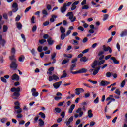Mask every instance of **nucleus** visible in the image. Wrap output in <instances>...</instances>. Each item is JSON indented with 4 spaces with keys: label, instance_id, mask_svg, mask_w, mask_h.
I'll return each instance as SVG.
<instances>
[{
    "label": "nucleus",
    "instance_id": "nucleus-64",
    "mask_svg": "<svg viewBox=\"0 0 127 127\" xmlns=\"http://www.w3.org/2000/svg\"><path fill=\"white\" fill-rule=\"evenodd\" d=\"M88 8H89L88 5H84L82 7V9H88Z\"/></svg>",
    "mask_w": 127,
    "mask_h": 127
},
{
    "label": "nucleus",
    "instance_id": "nucleus-16",
    "mask_svg": "<svg viewBox=\"0 0 127 127\" xmlns=\"http://www.w3.org/2000/svg\"><path fill=\"white\" fill-rule=\"evenodd\" d=\"M101 67H97V69H94L92 75L95 76L98 73H99V70H100Z\"/></svg>",
    "mask_w": 127,
    "mask_h": 127
},
{
    "label": "nucleus",
    "instance_id": "nucleus-28",
    "mask_svg": "<svg viewBox=\"0 0 127 127\" xmlns=\"http://www.w3.org/2000/svg\"><path fill=\"white\" fill-rule=\"evenodd\" d=\"M17 27L18 29V30H21L22 28V25L21 24L20 22L17 23Z\"/></svg>",
    "mask_w": 127,
    "mask_h": 127
},
{
    "label": "nucleus",
    "instance_id": "nucleus-62",
    "mask_svg": "<svg viewBox=\"0 0 127 127\" xmlns=\"http://www.w3.org/2000/svg\"><path fill=\"white\" fill-rule=\"evenodd\" d=\"M75 91H76V95H80V91L79 90V89L76 88L75 89Z\"/></svg>",
    "mask_w": 127,
    "mask_h": 127
},
{
    "label": "nucleus",
    "instance_id": "nucleus-33",
    "mask_svg": "<svg viewBox=\"0 0 127 127\" xmlns=\"http://www.w3.org/2000/svg\"><path fill=\"white\" fill-rule=\"evenodd\" d=\"M20 95V92H14L13 93V96L18 97Z\"/></svg>",
    "mask_w": 127,
    "mask_h": 127
},
{
    "label": "nucleus",
    "instance_id": "nucleus-59",
    "mask_svg": "<svg viewBox=\"0 0 127 127\" xmlns=\"http://www.w3.org/2000/svg\"><path fill=\"white\" fill-rule=\"evenodd\" d=\"M3 17L4 19L7 20L8 19V16L7 13H5L3 14Z\"/></svg>",
    "mask_w": 127,
    "mask_h": 127
},
{
    "label": "nucleus",
    "instance_id": "nucleus-55",
    "mask_svg": "<svg viewBox=\"0 0 127 127\" xmlns=\"http://www.w3.org/2000/svg\"><path fill=\"white\" fill-rule=\"evenodd\" d=\"M64 103H65V101H63L62 102H59L58 104V106H62Z\"/></svg>",
    "mask_w": 127,
    "mask_h": 127
},
{
    "label": "nucleus",
    "instance_id": "nucleus-37",
    "mask_svg": "<svg viewBox=\"0 0 127 127\" xmlns=\"http://www.w3.org/2000/svg\"><path fill=\"white\" fill-rule=\"evenodd\" d=\"M7 121V118H3L1 119L0 120L1 123H5Z\"/></svg>",
    "mask_w": 127,
    "mask_h": 127
},
{
    "label": "nucleus",
    "instance_id": "nucleus-48",
    "mask_svg": "<svg viewBox=\"0 0 127 127\" xmlns=\"http://www.w3.org/2000/svg\"><path fill=\"white\" fill-rule=\"evenodd\" d=\"M36 29H37V26L36 25L33 26V28H32V32H35Z\"/></svg>",
    "mask_w": 127,
    "mask_h": 127
},
{
    "label": "nucleus",
    "instance_id": "nucleus-5",
    "mask_svg": "<svg viewBox=\"0 0 127 127\" xmlns=\"http://www.w3.org/2000/svg\"><path fill=\"white\" fill-rule=\"evenodd\" d=\"M67 10V7H66V3H64L63 7H62L61 8V12H62V13H64Z\"/></svg>",
    "mask_w": 127,
    "mask_h": 127
},
{
    "label": "nucleus",
    "instance_id": "nucleus-39",
    "mask_svg": "<svg viewBox=\"0 0 127 127\" xmlns=\"http://www.w3.org/2000/svg\"><path fill=\"white\" fill-rule=\"evenodd\" d=\"M31 53L33 56H36L35 50L34 49H32L31 50Z\"/></svg>",
    "mask_w": 127,
    "mask_h": 127
},
{
    "label": "nucleus",
    "instance_id": "nucleus-53",
    "mask_svg": "<svg viewBox=\"0 0 127 127\" xmlns=\"http://www.w3.org/2000/svg\"><path fill=\"white\" fill-rule=\"evenodd\" d=\"M62 24H63L64 26H67V25H68V22H67V21H66V20H64V21L62 22Z\"/></svg>",
    "mask_w": 127,
    "mask_h": 127
},
{
    "label": "nucleus",
    "instance_id": "nucleus-26",
    "mask_svg": "<svg viewBox=\"0 0 127 127\" xmlns=\"http://www.w3.org/2000/svg\"><path fill=\"white\" fill-rule=\"evenodd\" d=\"M88 117L89 118H92L93 116V114L92 113V110H89L88 112Z\"/></svg>",
    "mask_w": 127,
    "mask_h": 127
},
{
    "label": "nucleus",
    "instance_id": "nucleus-54",
    "mask_svg": "<svg viewBox=\"0 0 127 127\" xmlns=\"http://www.w3.org/2000/svg\"><path fill=\"white\" fill-rule=\"evenodd\" d=\"M77 62V59L75 58L72 60H71V63L73 64H76V62Z\"/></svg>",
    "mask_w": 127,
    "mask_h": 127
},
{
    "label": "nucleus",
    "instance_id": "nucleus-11",
    "mask_svg": "<svg viewBox=\"0 0 127 127\" xmlns=\"http://www.w3.org/2000/svg\"><path fill=\"white\" fill-rule=\"evenodd\" d=\"M79 2L78 1L74 2L73 4L72 5H71V10L73 11L76 8V6L79 4Z\"/></svg>",
    "mask_w": 127,
    "mask_h": 127
},
{
    "label": "nucleus",
    "instance_id": "nucleus-51",
    "mask_svg": "<svg viewBox=\"0 0 127 127\" xmlns=\"http://www.w3.org/2000/svg\"><path fill=\"white\" fill-rule=\"evenodd\" d=\"M38 95H39V93L38 92H35L32 93V95H33L34 97H37Z\"/></svg>",
    "mask_w": 127,
    "mask_h": 127
},
{
    "label": "nucleus",
    "instance_id": "nucleus-19",
    "mask_svg": "<svg viewBox=\"0 0 127 127\" xmlns=\"http://www.w3.org/2000/svg\"><path fill=\"white\" fill-rule=\"evenodd\" d=\"M75 104H72L70 106V108L68 110V113L70 114L72 113L73 112V110L75 109Z\"/></svg>",
    "mask_w": 127,
    "mask_h": 127
},
{
    "label": "nucleus",
    "instance_id": "nucleus-63",
    "mask_svg": "<svg viewBox=\"0 0 127 127\" xmlns=\"http://www.w3.org/2000/svg\"><path fill=\"white\" fill-rule=\"evenodd\" d=\"M89 51H90L89 49H85L83 51L82 53V54L87 53L89 52Z\"/></svg>",
    "mask_w": 127,
    "mask_h": 127
},
{
    "label": "nucleus",
    "instance_id": "nucleus-60",
    "mask_svg": "<svg viewBox=\"0 0 127 127\" xmlns=\"http://www.w3.org/2000/svg\"><path fill=\"white\" fill-rule=\"evenodd\" d=\"M21 112H22V110L21 109H18L17 111H15L14 113H17V114H20Z\"/></svg>",
    "mask_w": 127,
    "mask_h": 127
},
{
    "label": "nucleus",
    "instance_id": "nucleus-6",
    "mask_svg": "<svg viewBox=\"0 0 127 127\" xmlns=\"http://www.w3.org/2000/svg\"><path fill=\"white\" fill-rule=\"evenodd\" d=\"M109 84H111V82L102 80L100 83V86L105 87L106 86L108 85Z\"/></svg>",
    "mask_w": 127,
    "mask_h": 127
},
{
    "label": "nucleus",
    "instance_id": "nucleus-2",
    "mask_svg": "<svg viewBox=\"0 0 127 127\" xmlns=\"http://www.w3.org/2000/svg\"><path fill=\"white\" fill-rule=\"evenodd\" d=\"M18 6L17 3H13L12 5V7L13 8L12 11H9L8 12V15L9 16H11L13 15V12H16L18 10Z\"/></svg>",
    "mask_w": 127,
    "mask_h": 127
},
{
    "label": "nucleus",
    "instance_id": "nucleus-40",
    "mask_svg": "<svg viewBox=\"0 0 127 127\" xmlns=\"http://www.w3.org/2000/svg\"><path fill=\"white\" fill-rule=\"evenodd\" d=\"M99 102V97H97V98H96L94 100V103L95 104H98Z\"/></svg>",
    "mask_w": 127,
    "mask_h": 127
},
{
    "label": "nucleus",
    "instance_id": "nucleus-27",
    "mask_svg": "<svg viewBox=\"0 0 127 127\" xmlns=\"http://www.w3.org/2000/svg\"><path fill=\"white\" fill-rule=\"evenodd\" d=\"M42 14H43V15H45L43 16V17L45 18V17H47V15H48V12L46 10H43L42 11Z\"/></svg>",
    "mask_w": 127,
    "mask_h": 127
},
{
    "label": "nucleus",
    "instance_id": "nucleus-38",
    "mask_svg": "<svg viewBox=\"0 0 127 127\" xmlns=\"http://www.w3.org/2000/svg\"><path fill=\"white\" fill-rule=\"evenodd\" d=\"M7 30H8L7 26L4 25L3 27V32H7Z\"/></svg>",
    "mask_w": 127,
    "mask_h": 127
},
{
    "label": "nucleus",
    "instance_id": "nucleus-35",
    "mask_svg": "<svg viewBox=\"0 0 127 127\" xmlns=\"http://www.w3.org/2000/svg\"><path fill=\"white\" fill-rule=\"evenodd\" d=\"M55 113H60L61 112V108L57 107L55 108Z\"/></svg>",
    "mask_w": 127,
    "mask_h": 127
},
{
    "label": "nucleus",
    "instance_id": "nucleus-36",
    "mask_svg": "<svg viewBox=\"0 0 127 127\" xmlns=\"http://www.w3.org/2000/svg\"><path fill=\"white\" fill-rule=\"evenodd\" d=\"M46 41L47 40H46L45 39H42L39 40V42L40 44L42 45L45 43Z\"/></svg>",
    "mask_w": 127,
    "mask_h": 127
},
{
    "label": "nucleus",
    "instance_id": "nucleus-46",
    "mask_svg": "<svg viewBox=\"0 0 127 127\" xmlns=\"http://www.w3.org/2000/svg\"><path fill=\"white\" fill-rule=\"evenodd\" d=\"M65 111H62V113H61V116L62 117V118H64L65 117Z\"/></svg>",
    "mask_w": 127,
    "mask_h": 127
},
{
    "label": "nucleus",
    "instance_id": "nucleus-21",
    "mask_svg": "<svg viewBox=\"0 0 127 127\" xmlns=\"http://www.w3.org/2000/svg\"><path fill=\"white\" fill-rule=\"evenodd\" d=\"M62 73H63V74L62 75L60 78L63 79L66 78L67 77V73L66 72V71L64 70Z\"/></svg>",
    "mask_w": 127,
    "mask_h": 127
},
{
    "label": "nucleus",
    "instance_id": "nucleus-34",
    "mask_svg": "<svg viewBox=\"0 0 127 127\" xmlns=\"http://www.w3.org/2000/svg\"><path fill=\"white\" fill-rule=\"evenodd\" d=\"M39 115H40L41 118L43 119H45L46 117L45 114L44 113H43L42 112H40L39 113Z\"/></svg>",
    "mask_w": 127,
    "mask_h": 127
},
{
    "label": "nucleus",
    "instance_id": "nucleus-41",
    "mask_svg": "<svg viewBox=\"0 0 127 127\" xmlns=\"http://www.w3.org/2000/svg\"><path fill=\"white\" fill-rule=\"evenodd\" d=\"M113 73L112 72H107L106 73V77H108V78H110L112 76V75Z\"/></svg>",
    "mask_w": 127,
    "mask_h": 127
},
{
    "label": "nucleus",
    "instance_id": "nucleus-14",
    "mask_svg": "<svg viewBox=\"0 0 127 127\" xmlns=\"http://www.w3.org/2000/svg\"><path fill=\"white\" fill-rule=\"evenodd\" d=\"M110 59L113 61L114 64H119V61L117 60L115 57H111Z\"/></svg>",
    "mask_w": 127,
    "mask_h": 127
},
{
    "label": "nucleus",
    "instance_id": "nucleus-22",
    "mask_svg": "<svg viewBox=\"0 0 127 127\" xmlns=\"http://www.w3.org/2000/svg\"><path fill=\"white\" fill-rule=\"evenodd\" d=\"M15 56L14 55H12L11 56H9V60L10 61H12L11 62H17V60L16 59H15Z\"/></svg>",
    "mask_w": 127,
    "mask_h": 127
},
{
    "label": "nucleus",
    "instance_id": "nucleus-31",
    "mask_svg": "<svg viewBox=\"0 0 127 127\" xmlns=\"http://www.w3.org/2000/svg\"><path fill=\"white\" fill-rule=\"evenodd\" d=\"M53 79L55 80L56 81H57V80L59 79V77H58L56 75L53 74L52 77Z\"/></svg>",
    "mask_w": 127,
    "mask_h": 127
},
{
    "label": "nucleus",
    "instance_id": "nucleus-18",
    "mask_svg": "<svg viewBox=\"0 0 127 127\" xmlns=\"http://www.w3.org/2000/svg\"><path fill=\"white\" fill-rule=\"evenodd\" d=\"M47 42H48L49 45H52L53 44L54 41V40H52L51 37H49L47 40Z\"/></svg>",
    "mask_w": 127,
    "mask_h": 127
},
{
    "label": "nucleus",
    "instance_id": "nucleus-7",
    "mask_svg": "<svg viewBox=\"0 0 127 127\" xmlns=\"http://www.w3.org/2000/svg\"><path fill=\"white\" fill-rule=\"evenodd\" d=\"M103 50L105 52L109 51L110 53H112V50L110 47L108 46L107 47H106L105 45H103Z\"/></svg>",
    "mask_w": 127,
    "mask_h": 127
},
{
    "label": "nucleus",
    "instance_id": "nucleus-45",
    "mask_svg": "<svg viewBox=\"0 0 127 127\" xmlns=\"http://www.w3.org/2000/svg\"><path fill=\"white\" fill-rule=\"evenodd\" d=\"M115 93L117 95H118L119 96H120L121 95V91H120L119 89H117L115 91Z\"/></svg>",
    "mask_w": 127,
    "mask_h": 127
},
{
    "label": "nucleus",
    "instance_id": "nucleus-58",
    "mask_svg": "<svg viewBox=\"0 0 127 127\" xmlns=\"http://www.w3.org/2000/svg\"><path fill=\"white\" fill-rule=\"evenodd\" d=\"M0 79L2 82H3L4 83H7V80H6L4 77H0Z\"/></svg>",
    "mask_w": 127,
    "mask_h": 127
},
{
    "label": "nucleus",
    "instance_id": "nucleus-25",
    "mask_svg": "<svg viewBox=\"0 0 127 127\" xmlns=\"http://www.w3.org/2000/svg\"><path fill=\"white\" fill-rule=\"evenodd\" d=\"M39 125L40 127L44 125V122L42 120V119H39Z\"/></svg>",
    "mask_w": 127,
    "mask_h": 127
},
{
    "label": "nucleus",
    "instance_id": "nucleus-44",
    "mask_svg": "<svg viewBox=\"0 0 127 127\" xmlns=\"http://www.w3.org/2000/svg\"><path fill=\"white\" fill-rule=\"evenodd\" d=\"M68 62H69L68 60H64V61H62V65H64V64H65L68 63Z\"/></svg>",
    "mask_w": 127,
    "mask_h": 127
},
{
    "label": "nucleus",
    "instance_id": "nucleus-50",
    "mask_svg": "<svg viewBox=\"0 0 127 127\" xmlns=\"http://www.w3.org/2000/svg\"><path fill=\"white\" fill-rule=\"evenodd\" d=\"M61 46H62V44H59V45H57V46H56V49L59 50L61 49Z\"/></svg>",
    "mask_w": 127,
    "mask_h": 127
},
{
    "label": "nucleus",
    "instance_id": "nucleus-43",
    "mask_svg": "<svg viewBox=\"0 0 127 127\" xmlns=\"http://www.w3.org/2000/svg\"><path fill=\"white\" fill-rule=\"evenodd\" d=\"M11 53L12 55H14V54H15V49L14 47L12 48L11 50Z\"/></svg>",
    "mask_w": 127,
    "mask_h": 127
},
{
    "label": "nucleus",
    "instance_id": "nucleus-52",
    "mask_svg": "<svg viewBox=\"0 0 127 127\" xmlns=\"http://www.w3.org/2000/svg\"><path fill=\"white\" fill-rule=\"evenodd\" d=\"M21 17L19 15H18L17 17L15 18V21L18 22L20 20Z\"/></svg>",
    "mask_w": 127,
    "mask_h": 127
},
{
    "label": "nucleus",
    "instance_id": "nucleus-20",
    "mask_svg": "<svg viewBox=\"0 0 127 127\" xmlns=\"http://www.w3.org/2000/svg\"><path fill=\"white\" fill-rule=\"evenodd\" d=\"M61 33L62 34H65L66 32V29L65 28H64L63 26H61L59 28Z\"/></svg>",
    "mask_w": 127,
    "mask_h": 127
},
{
    "label": "nucleus",
    "instance_id": "nucleus-56",
    "mask_svg": "<svg viewBox=\"0 0 127 127\" xmlns=\"http://www.w3.org/2000/svg\"><path fill=\"white\" fill-rule=\"evenodd\" d=\"M83 85H84L86 87H87L89 88H92L93 87L91 86L90 85H88V84L86 83H83Z\"/></svg>",
    "mask_w": 127,
    "mask_h": 127
},
{
    "label": "nucleus",
    "instance_id": "nucleus-32",
    "mask_svg": "<svg viewBox=\"0 0 127 127\" xmlns=\"http://www.w3.org/2000/svg\"><path fill=\"white\" fill-rule=\"evenodd\" d=\"M127 81V79L124 80L121 83V85H120V87L122 88H124L125 85V82Z\"/></svg>",
    "mask_w": 127,
    "mask_h": 127
},
{
    "label": "nucleus",
    "instance_id": "nucleus-57",
    "mask_svg": "<svg viewBox=\"0 0 127 127\" xmlns=\"http://www.w3.org/2000/svg\"><path fill=\"white\" fill-rule=\"evenodd\" d=\"M73 45H79V42L75 40H74Z\"/></svg>",
    "mask_w": 127,
    "mask_h": 127
},
{
    "label": "nucleus",
    "instance_id": "nucleus-4",
    "mask_svg": "<svg viewBox=\"0 0 127 127\" xmlns=\"http://www.w3.org/2000/svg\"><path fill=\"white\" fill-rule=\"evenodd\" d=\"M61 84H62V81H59L58 82H55L53 84V86L54 87L55 89H58L59 88L60 86H61Z\"/></svg>",
    "mask_w": 127,
    "mask_h": 127
},
{
    "label": "nucleus",
    "instance_id": "nucleus-8",
    "mask_svg": "<svg viewBox=\"0 0 127 127\" xmlns=\"http://www.w3.org/2000/svg\"><path fill=\"white\" fill-rule=\"evenodd\" d=\"M2 35H0V45L2 44V46L4 47L6 43V41L4 39H2Z\"/></svg>",
    "mask_w": 127,
    "mask_h": 127
},
{
    "label": "nucleus",
    "instance_id": "nucleus-23",
    "mask_svg": "<svg viewBox=\"0 0 127 127\" xmlns=\"http://www.w3.org/2000/svg\"><path fill=\"white\" fill-rule=\"evenodd\" d=\"M25 57L23 55H22L20 57H19L18 61L20 62H23Z\"/></svg>",
    "mask_w": 127,
    "mask_h": 127
},
{
    "label": "nucleus",
    "instance_id": "nucleus-24",
    "mask_svg": "<svg viewBox=\"0 0 127 127\" xmlns=\"http://www.w3.org/2000/svg\"><path fill=\"white\" fill-rule=\"evenodd\" d=\"M76 66V64H71L70 66V71H72L74 70V68Z\"/></svg>",
    "mask_w": 127,
    "mask_h": 127
},
{
    "label": "nucleus",
    "instance_id": "nucleus-17",
    "mask_svg": "<svg viewBox=\"0 0 127 127\" xmlns=\"http://www.w3.org/2000/svg\"><path fill=\"white\" fill-rule=\"evenodd\" d=\"M127 35V29H125L124 31H123L122 32L121 34H120V37H123Z\"/></svg>",
    "mask_w": 127,
    "mask_h": 127
},
{
    "label": "nucleus",
    "instance_id": "nucleus-1",
    "mask_svg": "<svg viewBox=\"0 0 127 127\" xmlns=\"http://www.w3.org/2000/svg\"><path fill=\"white\" fill-rule=\"evenodd\" d=\"M105 60H101L100 61L95 60L94 63H93V64H91V66L93 69H96V66H100L102 64H105Z\"/></svg>",
    "mask_w": 127,
    "mask_h": 127
},
{
    "label": "nucleus",
    "instance_id": "nucleus-13",
    "mask_svg": "<svg viewBox=\"0 0 127 127\" xmlns=\"http://www.w3.org/2000/svg\"><path fill=\"white\" fill-rule=\"evenodd\" d=\"M11 92H20V87H17V88H15V87H12L11 88Z\"/></svg>",
    "mask_w": 127,
    "mask_h": 127
},
{
    "label": "nucleus",
    "instance_id": "nucleus-29",
    "mask_svg": "<svg viewBox=\"0 0 127 127\" xmlns=\"http://www.w3.org/2000/svg\"><path fill=\"white\" fill-rule=\"evenodd\" d=\"M80 61L85 62L88 61L86 57H82L81 58H80Z\"/></svg>",
    "mask_w": 127,
    "mask_h": 127
},
{
    "label": "nucleus",
    "instance_id": "nucleus-42",
    "mask_svg": "<svg viewBox=\"0 0 127 127\" xmlns=\"http://www.w3.org/2000/svg\"><path fill=\"white\" fill-rule=\"evenodd\" d=\"M109 17V15L107 14H106L104 15V18L103 21H105V20H107Z\"/></svg>",
    "mask_w": 127,
    "mask_h": 127
},
{
    "label": "nucleus",
    "instance_id": "nucleus-15",
    "mask_svg": "<svg viewBox=\"0 0 127 127\" xmlns=\"http://www.w3.org/2000/svg\"><path fill=\"white\" fill-rule=\"evenodd\" d=\"M74 121V116H71L70 117L69 119H68V121L66 122V125L69 126L70 124H71V123Z\"/></svg>",
    "mask_w": 127,
    "mask_h": 127
},
{
    "label": "nucleus",
    "instance_id": "nucleus-30",
    "mask_svg": "<svg viewBox=\"0 0 127 127\" xmlns=\"http://www.w3.org/2000/svg\"><path fill=\"white\" fill-rule=\"evenodd\" d=\"M66 36V35L65 33L61 34V39L62 40H64V39H65Z\"/></svg>",
    "mask_w": 127,
    "mask_h": 127
},
{
    "label": "nucleus",
    "instance_id": "nucleus-3",
    "mask_svg": "<svg viewBox=\"0 0 127 127\" xmlns=\"http://www.w3.org/2000/svg\"><path fill=\"white\" fill-rule=\"evenodd\" d=\"M10 68L12 69L13 70H16L18 67V64L17 62H11L10 64Z\"/></svg>",
    "mask_w": 127,
    "mask_h": 127
},
{
    "label": "nucleus",
    "instance_id": "nucleus-10",
    "mask_svg": "<svg viewBox=\"0 0 127 127\" xmlns=\"http://www.w3.org/2000/svg\"><path fill=\"white\" fill-rule=\"evenodd\" d=\"M69 16V19L71 20V21L73 20L74 18V14H73L72 12H68L66 14V17Z\"/></svg>",
    "mask_w": 127,
    "mask_h": 127
},
{
    "label": "nucleus",
    "instance_id": "nucleus-47",
    "mask_svg": "<svg viewBox=\"0 0 127 127\" xmlns=\"http://www.w3.org/2000/svg\"><path fill=\"white\" fill-rule=\"evenodd\" d=\"M62 99V96H56L54 98V99L56 101H58L59 100H61Z\"/></svg>",
    "mask_w": 127,
    "mask_h": 127
},
{
    "label": "nucleus",
    "instance_id": "nucleus-12",
    "mask_svg": "<svg viewBox=\"0 0 127 127\" xmlns=\"http://www.w3.org/2000/svg\"><path fill=\"white\" fill-rule=\"evenodd\" d=\"M77 71H78L79 74H85V73H87V72L88 71V70L87 69L83 68L79 69Z\"/></svg>",
    "mask_w": 127,
    "mask_h": 127
},
{
    "label": "nucleus",
    "instance_id": "nucleus-9",
    "mask_svg": "<svg viewBox=\"0 0 127 127\" xmlns=\"http://www.w3.org/2000/svg\"><path fill=\"white\" fill-rule=\"evenodd\" d=\"M11 79L12 80H16L18 81L19 80V76L16 74H13L11 76Z\"/></svg>",
    "mask_w": 127,
    "mask_h": 127
},
{
    "label": "nucleus",
    "instance_id": "nucleus-61",
    "mask_svg": "<svg viewBox=\"0 0 127 127\" xmlns=\"http://www.w3.org/2000/svg\"><path fill=\"white\" fill-rule=\"evenodd\" d=\"M88 82H90L92 84H96L97 83V81H93V80H92L91 79H89L88 80Z\"/></svg>",
    "mask_w": 127,
    "mask_h": 127
},
{
    "label": "nucleus",
    "instance_id": "nucleus-49",
    "mask_svg": "<svg viewBox=\"0 0 127 127\" xmlns=\"http://www.w3.org/2000/svg\"><path fill=\"white\" fill-rule=\"evenodd\" d=\"M37 51H39V52H42V46H39L37 48Z\"/></svg>",
    "mask_w": 127,
    "mask_h": 127
}]
</instances>
